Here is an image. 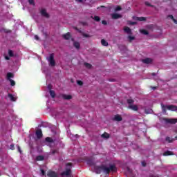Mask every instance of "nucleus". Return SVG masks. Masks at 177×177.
<instances>
[{
  "instance_id": "obj_1",
  "label": "nucleus",
  "mask_w": 177,
  "mask_h": 177,
  "mask_svg": "<svg viewBox=\"0 0 177 177\" xmlns=\"http://www.w3.org/2000/svg\"><path fill=\"white\" fill-rule=\"evenodd\" d=\"M100 168L106 175H110V172H117V167H115V165H111L109 167L102 165Z\"/></svg>"
},
{
  "instance_id": "obj_2",
  "label": "nucleus",
  "mask_w": 177,
  "mask_h": 177,
  "mask_svg": "<svg viewBox=\"0 0 177 177\" xmlns=\"http://www.w3.org/2000/svg\"><path fill=\"white\" fill-rule=\"evenodd\" d=\"M162 113H167V110H169L170 111H177V106L176 105H164L161 104Z\"/></svg>"
},
{
  "instance_id": "obj_3",
  "label": "nucleus",
  "mask_w": 177,
  "mask_h": 177,
  "mask_svg": "<svg viewBox=\"0 0 177 177\" xmlns=\"http://www.w3.org/2000/svg\"><path fill=\"white\" fill-rule=\"evenodd\" d=\"M66 171L61 173L62 176H69V175L71 174V167H73V163H66Z\"/></svg>"
},
{
  "instance_id": "obj_4",
  "label": "nucleus",
  "mask_w": 177,
  "mask_h": 177,
  "mask_svg": "<svg viewBox=\"0 0 177 177\" xmlns=\"http://www.w3.org/2000/svg\"><path fill=\"white\" fill-rule=\"evenodd\" d=\"M48 62L50 63V66H51L52 67L56 66V62H55V55L53 53L50 54Z\"/></svg>"
},
{
  "instance_id": "obj_5",
  "label": "nucleus",
  "mask_w": 177,
  "mask_h": 177,
  "mask_svg": "<svg viewBox=\"0 0 177 177\" xmlns=\"http://www.w3.org/2000/svg\"><path fill=\"white\" fill-rule=\"evenodd\" d=\"M163 121H165L166 124H176L177 119L164 118Z\"/></svg>"
},
{
  "instance_id": "obj_6",
  "label": "nucleus",
  "mask_w": 177,
  "mask_h": 177,
  "mask_svg": "<svg viewBox=\"0 0 177 177\" xmlns=\"http://www.w3.org/2000/svg\"><path fill=\"white\" fill-rule=\"evenodd\" d=\"M48 177H57V173L56 171H53L52 170H49L47 172Z\"/></svg>"
},
{
  "instance_id": "obj_7",
  "label": "nucleus",
  "mask_w": 177,
  "mask_h": 177,
  "mask_svg": "<svg viewBox=\"0 0 177 177\" xmlns=\"http://www.w3.org/2000/svg\"><path fill=\"white\" fill-rule=\"evenodd\" d=\"M40 13L41 15V16H43L44 17H46V19H49V14H48V12H46V10L45 9H41V10L40 11Z\"/></svg>"
},
{
  "instance_id": "obj_8",
  "label": "nucleus",
  "mask_w": 177,
  "mask_h": 177,
  "mask_svg": "<svg viewBox=\"0 0 177 177\" xmlns=\"http://www.w3.org/2000/svg\"><path fill=\"white\" fill-rule=\"evenodd\" d=\"M113 121H118L120 122V121H122V117L119 114L115 115L114 118H113Z\"/></svg>"
},
{
  "instance_id": "obj_9",
  "label": "nucleus",
  "mask_w": 177,
  "mask_h": 177,
  "mask_svg": "<svg viewBox=\"0 0 177 177\" xmlns=\"http://www.w3.org/2000/svg\"><path fill=\"white\" fill-rule=\"evenodd\" d=\"M39 127L40 128H49L50 127V124L48 122H43Z\"/></svg>"
},
{
  "instance_id": "obj_10",
  "label": "nucleus",
  "mask_w": 177,
  "mask_h": 177,
  "mask_svg": "<svg viewBox=\"0 0 177 177\" xmlns=\"http://www.w3.org/2000/svg\"><path fill=\"white\" fill-rule=\"evenodd\" d=\"M50 128H51V132L53 133H59V129H57V127H56V126L52 125L50 127Z\"/></svg>"
},
{
  "instance_id": "obj_11",
  "label": "nucleus",
  "mask_w": 177,
  "mask_h": 177,
  "mask_svg": "<svg viewBox=\"0 0 177 177\" xmlns=\"http://www.w3.org/2000/svg\"><path fill=\"white\" fill-rule=\"evenodd\" d=\"M153 62V59L151 58H145L142 59V63H145V64H150V63Z\"/></svg>"
},
{
  "instance_id": "obj_12",
  "label": "nucleus",
  "mask_w": 177,
  "mask_h": 177,
  "mask_svg": "<svg viewBox=\"0 0 177 177\" xmlns=\"http://www.w3.org/2000/svg\"><path fill=\"white\" fill-rule=\"evenodd\" d=\"M124 32H127V34H129L130 35H132V30H131V28L128 26H125L124 28Z\"/></svg>"
},
{
  "instance_id": "obj_13",
  "label": "nucleus",
  "mask_w": 177,
  "mask_h": 177,
  "mask_svg": "<svg viewBox=\"0 0 177 177\" xmlns=\"http://www.w3.org/2000/svg\"><path fill=\"white\" fill-rule=\"evenodd\" d=\"M129 109H131L133 111H138V110H139V108L137 106V105L132 104L129 105Z\"/></svg>"
},
{
  "instance_id": "obj_14",
  "label": "nucleus",
  "mask_w": 177,
  "mask_h": 177,
  "mask_svg": "<svg viewBox=\"0 0 177 177\" xmlns=\"http://www.w3.org/2000/svg\"><path fill=\"white\" fill-rule=\"evenodd\" d=\"M73 46L78 50H80V48H81V44L78 41H74Z\"/></svg>"
},
{
  "instance_id": "obj_15",
  "label": "nucleus",
  "mask_w": 177,
  "mask_h": 177,
  "mask_svg": "<svg viewBox=\"0 0 177 177\" xmlns=\"http://www.w3.org/2000/svg\"><path fill=\"white\" fill-rule=\"evenodd\" d=\"M163 156H165V157L168 156H174V153L171 151H166L164 152Z\"/></svg>"
},
{
  "instance_id": "obj_16",
  "label": "nucleus",
  "mask_w": 177,
  "mask_h": 177,
  "mask_svg": "<svg viewBox=\"0 0 177 177\" xmlns=\"http://www.w3.org/2000/svg\"><path fill=\"white\" fill-rule=\"evenodd\" d=\"M62 37L64 39L68 40L70 38H71V35L70 32H67L66 34L63 35Z\"/></svg>"
},
{
  "instance_id": "obj_17",
  "label": "nucleus",
  "mask_w": 177,
  "mask_h": 177,
  "mask_svg": "<svg viewBox=\"0 0 177 177\" xmlns=\"http://www.w3.org/2000/svg\"><path fill=\"white\" fill-rule=\"evenodd\" d=\"M62 97L65 100H70V99H72L73 97L71 95L64 94V95H62Z\"/></svg>"
},
{
  "instance_id": "obj_18",
  "label": "nucleus",
  "mask_w": 177,
  "mask_h": 177,
  "mask_svg": "<svg viewBox=\"0 0 177 177\" xmlns=\"http://www.w3.org/2000/svg\"><path fill=\"white\" fill-rule=\"evenodd\" d=\"M101 167H102V166H97L95 167L96 174H102V171H103V170L102 169Z\"/></svg>"
},
{
  "instance_id": "obj_19",
  "label": "nucleus",
  "mask_w": 177,
  "mask_h": 177,
  "mask_svg": "<svg viewBox=\"0 0 177 177\" xmlns=\"http://www.w3.org/2000/svg\"><path fill=\"white\" fill-rule=\"evenodd\" d=\"M44 160H45L44 156L39 155L36 157V161H44Z\"/></svg>"
},
{
  "instance_id": "obj_20",
  "label": "nucleus",
  "mask_w": 177,
  "mask_h": 177,
  "mask_svg": "<svg viewBox=\"0 0 177 177\" xmlns=\"http://www.w3.org/2000/svg\"><path fill=\"white\" fill-rule=\"evenodd\" d=\"M120 18H121V15H120V14L115 13V14L112 15V19H120Z\"/></svg>"
},
{
  "instance_id": "obj_21",
  "label": "nucleus",
  "mask_w": 177,
  "mask_h": 177,
  "mask_svg": "<svg viewBox=\"0 0 177 177\" xmlns=\"http://www.w3.org/2000/svg\"><path fill=\"white\" fill-rule=\"evenodd\" d=\"M101 44L103 46H109V42H107L104 39L101 40Z\"/></svg>"
},
{
  "instance_id": "obj_22",
  "label": "nucleus",
  "mask_w": 177,
  "mask_h": 177,
  "mask_svg": "<svg viewBox=\"0 0 177 177\" xmlns=\"http://www.w3.org/2000/svg\"><path fill=\"white\" fill-rule=\"evenodd\" d=\"M91 19H93V20H95V21H97V22L100 21V17H99V16H94V17H93V16H91Z\"/></svg>"
},
{
  "instance_id": "obj_23",
  "label": "nucleus",
  "mask_w": 177,
  "mask_h": 177,
  "mask_svg": "<svg viewBox=\"0 0 177 177\" xmlns=\"http://www.w3.org/2000/svg\"><path fill=\"white\" fill-rule=\"evenodd\" d=\"M101 138H103L104 139H109V138H110V134H109V133H102L101 135Z\"/></svg>"
},
{
  "instance_id": "obj_24",
  "label": "nucleus",
  "mask_w": 177,
  "mask_h": 177,
  "mask_svg": "<svg viewBox=\"0 0 177 177\" xmlns=\"http://www.w3.org/2000/svg\"><path fill=\"white\" fill-rule=\"evenodd\" d=\"M49 92H50V95L51 97H53V98L56 97V93H55V91L50 90Z\"/></svg>"
},
{
  "instance_id": "obj_25",
  "label": "nucleus",
  "mask_w": 177,
  "mask_h": 177,
  "mask_svg": "<svg viewBox=\"0 0 177 177\" xmlns=\"http://www.w3.org/2000/svg\"><path fill=\"white\" fill-rule=\"evenodd\" d=\"M166 142H168V143H172V142H174V140H175V139L174 138H171L170 137H167L165 138Z\"/></svg>"
},
{
  "instance_id": "obj_26",
  "label": "nucleus",
  "mask_w": 177,
  "mask_h": 177,
  "mask_svg": "<svg viewBox=\"0 0 177 177\" xmlns=\"http://www.w3.org/2000/svg\"><path fill=\"white\" fill-rule=\"evenodd\" d=\"M46 142H48V143H53V139L50 137H46Z\"/></svg>"
},
{
  "instance_id": "obj_27",
  "label": "nucleus",
  "mask_w": 177,
  "mask_h": 177,
  "mask_svg": "<svg viewBox=\"0 0 177 177\" xmlns=\"http://www.w3.org/2000/svg\"><path fill=\"white\" fill-rule=\"evenodd\" d=\"M10 78H13V73H7V80H9L10 81V80H12Z\"/></svg>"
},
{
  "instance_id": "obj_28",
  "label": "nucleus",
  "mask_w": 177,
  "mask_h": 177,
  "mask_svg": "<svg viewBox=\"0 0 177 177\" xmlns=\"http://www.w3.org/2000/svg\"><path fill=\"white\" fill-rule=\"evenodd\" d=\"M8 97H10L12 102H16V98H15V96H13L12 94H8Z\"/></svg>"
},
{
  "instance_id": "obj_29",
  "label": "nucleus",
  "mask_w": 177,
  "mask_h": 177,
  "mask_svg": "<svg viewBox=\"0 0 177 177\" xmlns=\"http://www.w3.org/2000/svg\"><path fill=\"white\" fill-rule=\"evenodd\" d=\"M136 20H138V21H146V17H137Z\"/></svg>"
},
{
  "instance_id": "obj_30",
  "label": "nucleus",
  "mask_w": 177,
  "mask_h": 177,
  "mask_svg": "<svg viewBox=\"0 0 177 177\" xmlns=\"http://www.w3.org/2000/svg\"><path fill=\"white\" fill-rule=\"evenodd\" d=\"M127 38L129 39V42H132L135 39V37L131 35H129Z\"/></svg>"
},
{
  "instance_id": "obj_31",
  "label": "nucleus",
  "mask_w": 177,
  "mask_h": 177,
  "mask_svg": "<svg viewBox=\"0 0 177 177\" xmlns=\"http://www.w3.org/2000/svg\"><path fill=\"white\" fill-rule=\"evenodd\" d=\"M127 103H128V104H129V106H131V104L135 103V100H133L132 99H128L127 100Z\"/></svg>"
},
{
  "instance_id": "obj_32",
  "label": "nucleus",
  "mask_w": 177,
  "mask_h": 177,
  "mask_svg": "<svg viewBox=\"0 0 177 177\" xmlns=\"http://www.w3.org/2000/svg\"><path fill=\"white\" fill-rule=\"evenodd\" d=\"M87 164H88V165H90V166L95 165V163L93 162V160H88Z\"/></svg>"
},
{
  "instance_id": "obj_33",
  "label": "nucleus",
  "mask_w": 177,
  "mask_h": 177,
  "mask_svg": "<svg viewBox=\"0 0 177 177\" xmlns=\"http://www.w3.org/2000/svg\"><path fill=\"white\" fill-rule=\"evenodd\" d=\"M84 66L85 67H86V68H92V65L88 62H85L84 63Z\"/></svg>"
},
{
  "instance_id": "obj_34",
  "label": "nucleus",
  "mask_w": 177,
  "mask_h": 177,
  "mask_svg": "<svg viewBox=\"0 0 177 177\" xmlns=\"http://www.w3.org/2000/svg\"><path fill=\"white\" fill-rule=\"evenodd\" d=\"M8 55L10 57H13V56H15V55L13 54V50H8Z\"/></svg>"
},
{
  "instance_id": "obj_35",
  "label": "nucleus",
  "mask_w": 177,
  "mask_h": 177,
  "mask_svg": "<svg viewBox=\"0 0 177 177\" xmlns=\"http://www.w3.org/2000/svg\"><path fill=\"white\" fill-rule=\"evenodd\" d=\"M142 34H144V35H149V32L145 29L141 30Z\"/></svg>"
},
{
  "instance_id": "obj_36",
  "label": "nucleus",
  "mask_w": 177,
  "mask_h": 177,
  "mask_svg": "<svg viewBox=\"0 0 177 177\" xmlns=\"http://www.w3.org/2000/svg\"><path fill=\"white\" fill-rule=\"evenodd\" d=\"M9 81H10V82L11 86H15V85H16V82H15V80H10Z\"/></svg>"
},
{
  "instance_id": "obj_37",
  "label": "nucleus",
  "mask_w": 177,
  "mask_h": 177,
  "mask_svg": "<svg viewBox=\"0 0 177 177\" xmlns=\"http://www.w3.org/2000/svg\"><path fill=\"white\" fill-rule=\"evenodd\" d=\"M75 138V139H78V138H80V135H78V134H75V135H74V134H71V138Z\"/></svg>"
},
{
  "instance_id": "obj_38",
  "label": "nucleus",
  "mask_w": 177,
  "mask_h": 177,
  "mask_svg": "<svg viewBox=\"0 0 177 177\" xmlns=\"http://www.w3.org/2000/svg\"><path fill=\"white\" fill-rule=\"evenodd\" d=\"M121 9H122V8H121V6H118L115 8V12H118V10H121Z\"/></svg>"
},
{
  "instance_id": "obj_39",
  "label": "nucleus",
  "mask_w": 177,
  "mask_h": 177,
  "mask_svg": "<svg viewBox=\"0 0 177 177\" xmlns=\"http://www.w3.org/2000/svg\"><path fill=\"white\" fill-rule=\"evenodd\" d=\"M35 133H42V129H36Z\"/></svg>"
},
{
  "instance_id": "obj_40",
  "label": "nucleus",
  "mask_w": 177,
  "mask_h": 177,
  "mask_svg": "<svg viewBox=\"0 0 177 177\" xmlns=\"http://www.w3.org/2000/svg\"><path fill=\"white\" fill-rule=\"evenodd\" d=\"M37 139H41V138H42L43 134L42 133H37Z\"/></svg>"
},
{
  "instance_id": "obj_41",
  "label": "nucleus",
  "mask_w": 177,
  "mask_h": 177,
  "mask_svg": "<svg viewBox=\"0 0 177 177\" xmlns=\"http://www.w3.org/2000/svg\"><path fill=\"white\" fill-rule=\"evenodd\" d=\"M30 5H35V1L34 0H28Z\"/></svg>"
},
{
  "instance_id": "obj_42",
  "label": "nucleus",
  "mask_w": 177,
  "mask_h": 177,
  "mask_svg": "<svg viewBox=\"0 0 177 177\" xmlns=\"http://www.w3.org/2000/svg\"><path fill=\"white\" fill-rule=\"evenodd\" d=\"M56 153H59V151L57 149H54L51 151L52 154H56Z\"/></svg>"
},
{
  "instance_id": "obj_43",
  "label": "nucleus",
  "mask_w": 177,
  "mask_h": 177,
  "mask_svg": "<svg viewBox=\"0 0 177 177\" xmlns=\"http://www.w3.org/2000/svg\"><path fill=\"white\" fill-rule=\"evenodd\" d=\"M10 150H15V144H11L10 145Z\"/></svg>"
},
{
  "instance_id": "obj_44",
  "label": "nucleus",
  "mask_w": 177,
  "mask_h": 177,
  "mask_svg": "<svg viewBox=\"0 0 177 177\" xmlns=\"http://www.w3.org/2000/svg\"><path fill=\"white\" fill-rule=\"evenodd\" d=\"M83 84H84V83L82 82V81H81V80H78V81H77V84H78V85H80V86H81V85H83Z\"/></svg>"
},
{
  "instance_id": "obj_45",
  "label": "nucleus",
  "mask_w": 177,
  "mask_h": 177,
  "mask_svg": "<svg viewBox=\"0 0 177 177\" xmlns=\"http://www.w3.org/2000/svg\"><path fill=\"white\" fill-rule=\"evenodd\" d=\"M102 24H104V26L107 25V21L106 20L102 21Z\"/></svg>"
},
{
  "instance_id": "obj_46",
  "label": "nucleus",
  "mask_w": 177,
  "mask_h": 177,
  "mask_svg": "<svg viewBox=\"0 0 177 177\" xmlns=\"http://www.w3.org/2000/svg\"><path fill=\"white\" fill-rule=\"evenodd\" d=\"M35 39H36V41H39V37H38V35H35Z\"/></svg>"
},
{
  "instance_id": "obj_47",
  "label": "nucleus",
  "mask_w": 177,
  "mask_h": 177,
  "mask_svg": "<svg viewBox=\"0 0 177 177\" xmlns=\"http://www.w3.org/2000/svg\"><path fill=\"white\" fill-rule=\"evenodd\" d=\"M41 175H43V176H44V175H46V172L44 171V169H41Z\"/></svg>"
},
{
  "instance_id": "obj_48",
  "label": "nucleus",
  "mask_w": 177,
  "mask_h": 177,
  "mask_svg": "<svg viewBox=\"0 0 177 177\" xmlns=\"http://www.w3.org/2000/svg\"><path fill=\"white\" fill-rule=\"evenodd\" d=\"M83 37H84L85 38H89V35L88 34H84Z\"/></svg>"
},
{
  "instance_id": "obj_49",
  "label": "nucleus",
  "mask_w": 177,
  "mask_h": 177,
  "mask_svg": "<svg viewBox=\"0 0 177 177\" xmlns=\"http://www.w3.org/2000/svg\"><path fill=\"white\" fill-rule=\"evenodd\" d=\"M48 88L49 91H52V85L51 84H48Z\"/></svg>"
},
{
  "instance_id": "obj_50",
  "label": "nucleus",
  "mask_w": 177,
  "mask_h": 177,
  "mask_svg": "<svg viewBox=\"0 0 177 177\" xmlns=\"http://www.w3.org/2000/svg\"><path fill=\"white\" fill-rule=\"evenodd\" d=\"M145 5L147 6H151V4H150V3H149V2H145Z\"/></svg>"
},
{
  "instance_id": "obj_51",
  "label": "nucleus",
  "mask_w": 177,
  "mask_h": 177,
  "mask_svg": "<svg viewBox=\"0 0 177 177\" xmlns=\"http://www.w3.org/2000/svg\"><path fill=\"white\" fill-rule=\"evenodd\" d=\"M168 17H169L170 19H171V20H174V15H168Z\"/></svg>"
},
{
  "instance_id": "obj_52",
  "label": "nucleus",
  "mask_w": 177,
  "mask_h": 177,
  "mask_svg": "<svg viewBox=\"0 0 177 177\" xmlns=\"http://www.w3.org/2000/svg\"><path fill=\"white\" fill-rule=\"evenodd\" d=\"M142 167H146L147 164L146 162H142Z\"/></svg>"
},
{
  "instance_id": "obj_53",
  "label": "nucleus",
  "mask_w": 177,
  "mask_h": 177,
  "mask_svg": "<svg viewBox=\"0 0 177 177\" xmlns=\"http://www.w3.org/2000/svg\"><path fill=\"white\" fill-rule=\"evenodd\" d=\"M151 88L153 91H156V89H157V86H151Z\"/></svg>"
},
{
  "instance_id": "obj_54",
  "label": "nucleus",
  "mask_w": 177,
  "mask_h": 177,
  "mask_svg": "<svg viewBox=\"0 0 177 177\" xmlns=\"http://www.w3.org/2000/svg\"><path fill=\"white\" fill-rule=\"evenodd\" d=\"M6 60H10V57L6 56L5 57Z\"/></svg>"
},
{
  "instance_id": "obj_55",
  "label": "nucleus",
  "mask_w": 177,
  "mask_h": 177,
  "mask_svg": "<svg viewBox=\"0 0 177 177\" xmlns=\"http://www.w3.org/2000/svg\"><path fill=\"white\" fill-rule=\"evenodd\" d=\"M172 20H173L174 23H175V24H177V21H176V19H175V18H174V19H172Z\"/></svg>"
},
{
  "instance_id": "obj_56",
  "label": "nucleus",
  "mask_w": 177,
  "mask_h": 177,
  "mask_svg": "<svg viewBox=\"0 0 177 177\" xmlns=\"http://www.w3.org/2000/svg\"><path fill=\"white\" fill-rule=\"evenodd\" d=\"M18 151H19V153H21V149H20V147H18Z\"/></svg>"
},
{
  "instance_id": "obj_57",
  "label": "nucleus",
  "mask_w": 177,
  "mask_h": 177,
  "mask_svg": "<svg viewBox=\"0 0 177 177\" xmlns=\"http://www.w3.org/2000/svg\"><path fill=\"white\" fill-rule=\"evenodd\" d=\"M151 75H153V77L156 76V73H152Z\"/></svg>"
},
{
  "instance_id": "obj_58",
  "label": "nucleus",
  "mask_w": 177,
  "mask_h": 177,
  "mask_svg": "<svg viewBox=\"0 0 177 177\" xmlns=\"http://www.w3.org/2000/svg\"><path fill=\"white\" fill-rule=\"evenodd\" d=\"M77 2L82 3V0H76Z\"/></svg>"
},
{
  "instance_id": "obj_59",
  "label": "nucleus",
  "mask_w": 177,
  "mask_h": 177,
  "mask_svg": "<svg viewBox=\"0 0 177 177\" xmlns=\"http://www.w3.org/2000/svg\"><path fill=\"white\" fill-rule=\"evenodd\" d=\"M86 22H83V26H86Z\"/></svg>"
},
{
  "instance_id": "obj_60",
  "label": "nucleus",
  "mask_w": 177,
  "mask_h": 177,
  "mask_svg": "<svg viewBox=\"0 0 177 177\" xmlns=\"http://www.w3.org/2000/svg\"><path fill=\"white\" fill-rule=\"evenodd\" d=\"M131 24L133 26V25L136 24V22H131Z\"/></svg>"
},
{
  "instance_id": "obj_61",
  "label": "nucleus",
  "mask_w": 177,
  "mask_h": 177,
  "mask_svg": "<svg viewBox=\"0 0 177 177\" xmlns=\"http://www.w3.org/2000/svg\"><path fill=\"white\" fill-rule=\"evenodd\" d=\"M71 41H72L73 42H75V41H74V38H72V39H71Z\"/></svg>"
},
{
  "instance_id": "obj_62",
  "label": "nucleus",
  "mask_w": 177,
  "mask_h": 177,
  "mask_svg": "<svg viewBox=\"0 0 177 177\" xmlns=\"http://www.w3.org/2000/svg\"><path fill=\"white\" fill-rule=\"evenodd\" d=\"M176 140H177V136L175 137Z\"/></svg>"
},
{
  "instance_id": "obj_63",
  "label": "nucleus",
  "mask_w": 177,
  "mask_h": 177,
  "mask_svg": "<svg viewBox=\"0 0 177 177\" xmlns=\"http://www.w3.org/2000/svg\"><path fill=\"white\" fill-rule=\"evenodd\" d=\"M104 133H107V132L105 131V132H104Z\"/></svg>"
}]
</instances>
